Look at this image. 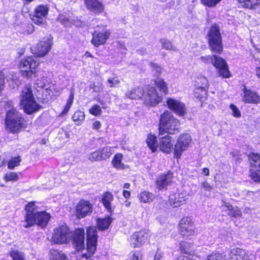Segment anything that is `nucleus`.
<instances>
[{
    "label": "nucleus",
    "mask_w": 260,
    "mask_h": 260,
    "mask_svg": "<svg viewBox=\"0 0 260 260\" xmlns=\"http://www.w3.org/2000/svg\"><path fill=\"white\" fill-rule=\"evenodd\" d=\"M26 216L23 226L28 228L35 223L44 228L50 219V215L45 212H39L35 207L34 202H30L25 206Z\"/></svg>",
    "instance_id": "nucleus-1"
},
{
    "label": "nucleus",
    "mask_w": 260,
    "mask_h": 260,
    "mask_svg": "<svg viewBox=\"0 0 260 260\" xmlns=\"http://www.w3.org/2000/svg\"><path fill=\"white\" fill-rule=\"evenodd\" d=\"M179 126V121L174 118L170 112L165 111L160 118L159 136H162L166 133L173 135L176 131H178Z\"/></svg>",
    "instance_id": "nucleus-2"
},
{
    "label": "nucleus",
    "mask_w": 260,
    "mask_h": 260,
    "mask_svg": "<svg viewBox=\"0 0 260 260\" xmlns=\"http://www.w3.org/2000/svg\"><path fill=\"white\" fill-rule=\"evenodd\" d=\"M20 96V106L26 113L31 114L41 108V106L35 101L31 88L29 85L23 88Z\"/></svg>",
    "instance_id": "nucleus-3"
},
{
    "label": "nucleus",
    "mask_w": 260,
    "mask_h": 260,
    "mask_svg": "<svg viewBox=\"0 0 260 260\" xmlns=\"http://www.w3.org/2000/svg\"><path fill=\"white\" fill-rule=\"evenodd\" d=\"M7 129L12 133L20 132L24 123V119L14 108L7 111L5 119Z\"/></svg>",
    "instance_id": "nucleus-4"
},
{
    "label": "nucleus",
    "mask_w": 260,
    "mask_h": 260,
    "mask_svg": "<svg viewBox=\"0 0 260 260\" xmlns=\"http://www.w3.org/2000/svg\"><path fill=\"white\" fill-rule=\"evenodd\" d=\"M208 42L211 51L220 53L223 50L219 27L216 24L212 26L208 34Z\"/></svg>",
    "instance_id": "nucleus-5"
},
{
    "label": "nucleus",
    "mask_w": 260,
    "mask_h": 260,
    "mask_svg": "<svg viewBox=\"0 0 260 260\" xmlns=\"http://www.w3.org/2000/svg\"><path fill=\"white\" fill-rule=\"evenodd\" d=\"M86 249L88 254H82L83 257L88 258L93 255L96 249L98 235L95 226H88L86 228Z\"/></svg>",
    "instance_id": "nucleus-6"
},
{
    "label": "nucleus",
    "mask_w": 260,
    "mask_h": 260,
    "mask_svg": "<svg viewBox=\"0 0 260 260\" xmlns=\"http://www.w3.org/2000/svg\"><path fill=\"white\" fill-rule=\"evenodd\" d=\"M206 260H224L223 255L218 252L212 253L208 255ZM228 260H249V256L240 248H234L230 251Z\"/></svg>",
    "instance_id": "nucleus-7"
},
{
    "label": "nucleus",
    "mask_w": 260,
    "mask_h": 260,
    "mask_svg": "<svg viewBox=\"0 0 260 260\" xmlns=\"http://www.w3.org/2000/svg\"><path fill=\"white\" fill-rule=\"evenodd\" d=\"M39 65L36 58L31 56L21 59L19 67L22 76L27 78H31L36 73L35 70Z\"/></svg>",
    "instance_id": "nucleus-8"
},
{
    "label": "nucleus",
    "mask_w": 260,
    "mask_h": 260,
    "mask_svg": "<svg viewBox=\"0 0 260 260\" xmlns=\"http://www.w3.org/2000/svg\"><path fill=\"white\" fill-rule=\"evenodd\" d=\"M71 232L67 225H61L55 229L52 237V242L56 244L68 243L71 241Z\"/></svg>",
    "instance_id": "nucleus-9"
},
{
    "label": "nucleus",
    "mask_w": 260,
    "mask_h": 260,
    "mask_svg": "<svg viewBox=\"0 0 260 260\" xmlns=\"http://www.w3.org/2000/svg\"><path fill=\"white\" fill-rule=\"evenodd\" d=\"M191 141V137L189 134H183L179 137L174 146V155L176 158H180L183 151L189 147Z\"/></svg>",
    "instance_id": "nucleus-10"
},
{
    "label": "nucleus",
    "mask_w": 260,
    "mask_h": 260,
    "mask_svg": "<svg viewBox=\"0 0 260 260\" xmlns=\"http://www.w3.org/2000/svg\"><path fill=\"white\" fill-rule=\"evenodd\" d=\"M251 177L254 181L260 182V154L252 153L249 155Z\"/></svg>",
    "instance_id": "nucleus-11"
},
{
    "label": "nucleus",
    "mask_w": 260,
    "mask_h": 260,
    "mask_svg": "<svg viewBox=\"0 0 260 260\" xmlns=\"http://www.w3.org/2000/svg\"><path fill=\"white\" fill-rule=\"evenodd\" d=\"M143 100L145 104L155 106L161 101V97L154 87L148 86L144 90Z\"/></svg>",
    "instance_id": "nucleus-12"
},
{
    "label": "nucleus",
    "mask_w": 260,
    "mask_h": 260,
    "mask_svg": "<svg viewBox=\"0 0 260 260\" xmlns=\"http://www.w3.org/2000/svg\"><path fill=\"white\" fill-rule=\"evenodd\" d=\"M93 205L89 201L81 200L76 207V216L79 219L89 215L92 212Z\"/></svg>",
    "instance_id": "nucleus-13"
},
{
    "label": "nucleus",
    "mask_w": 260,
    "mask_h": 260,
    "mask_svg": "<svg viewBox=\"0 0 260 260\" xmlns=\"http://www.w3.org/2000/svg\"><path fill=\"white\" fill-rule=\"evenodd\" d=\"M71 240L73 245L77 250H80L85 247V231L82 228L76 229L71 232Z\"/></svg>",
    "instance_id": "nucleus-14"
},
{
    "label": "nucleus",
    "mask_w": 260,
    "mask_h": 260,
    "mask_svg": "<svg viewBox=\"0 0 260 260\" xmlns=\"http://www.w3.org/2000/svg\"><path fill=\"white\" fill-rule=\"evenodd\" d=\"M101 28V30L96 29L92 32L91 43L96 47L104 44L110 36V32L105 27L102 26Z\"/></svg>",
    "instance_id": "nucleus-15"
},
{
    "label": "nucleus",
    "mask_w": 260,
    "mask_h": 260,
    "mask_svg": "<svg viewBox=\"0 0 260 260\" xmlns=\"http://www.w3.org/2000/svg\"><path fill=\"white\" fill-rule=\"evenodd\" d=\"M49 8L47 6L39 5L35 9L32 15V21L37 25H40L45 22V18L48 14Z\"/></svg>",
    "instance_id": "nucleus-16"
},
{
    "label": "nucleus",
    "mask_w": 260,
    "mask_h": 260,
    "mask_svg": "<svg viewBox=\"0 0 260 260\" xmlns=\"http://www.w3.org/2000/svg\"><path fill=\"white\" fill-rule=\"evenodd\" d=\"M212 63L216 68L218 69V73L220 76L224 78L230 77V73L228 69L225 60L222 58L213 55V59Z\"/></svg>",
    "instance_id": "nucleus-17"
},
{
    "label": "nucleus",
    "mask_w": 260,
    "mask_h": 260,
    "mask_svg": "<svg viewBox=\"0 0 260 260\" xmlns=\"http://www.w3.org/2000/svg\"><path fill=\"white\" fill-rule=\"evenodd\" d=\"M180 233L183 237H188L194 233L195 227L191 219L189 217L183 218L179 223Z\"/></svg>",
    "instance_id": "nucleus-18"
},
{
    "label": "nucleus",
    "mask_w": 260,
    "mask_h": 260,
    "mask_svg": "<svg viewBox=\"0 0 260 260\" xmlns=\"http://www.w3.org/2000/svg\"><path fill=\"white\" fill-rule=\"evenodd\" d=\"M197 89L194 91L195 96L199 99H202L206 95L209 83L207 79L205 77H201L196 81Z\"/></svg>",
    "instance_id": "nucleus-19"
},
{
    "label": "nucleus",
    "mask_w": 260,
    "mask_h": 260,
    "mask_svg": "<svg viewBox=\"0 0 260 260\" xmlns=\"http://www.w3.org/2000/svg\"><path fill=\"white\" fill-rule=\"evenodd\" d=\"M51 45L52 40L47 38L37 45L33 50L34 53L39 57L44 56L50 51Z\"/></svg>",
    "instance_id": "nucleus-20"
},
{
    "label": "nucleus",
    "mask_w": 260,
    "mask_h": 260,
    "mask_svg": "<svg viewBox=\"0 0 260 260\" xmlns=\"http://www.w3.org/2000/svg\"><path fill=\"white\" fill-rule=\"evenodd\" d=\"M167 104L169 109L180 116H183L185 113L184 104L180 101L172 98H168Z\"/></svg>",
    "instance_id": "nucleus-21"
},
{
    "label": "nucleus",
    "mask_w": 260,
    "mask_h": 260,
    "mask_svg": "<svg viewBox=\"0 0 260 260\" xmlns=\"http://www.w3.org/2000/svg\"><path fill=\"white\" fill-rule=\"evenodd\" d=\"M186 200L187 197L185 193L181 192L171 194L169 201L172 207L177 208L184 204Z\"/></svg>",
    "instance_id": "nucleus-22"
},
{
    "label": "nucleus",
    "mask_w": 260,
    "mask_h": 260,
    "mask_svg": "<svg viewBox=\"0 0 260 260\" xmlns=\"http://www.w3.org/2000/svg\"><path fill=\"white\" fill-rule=\"evenodd\" d=\"M243 101L247 103L257 104L260 103V96L255 91L244 88Z\"/></svg>",
    "instance_id": "nucleus-23"
},
{
    "label": "nucleus",
    "mask_w": 260,
    "mask_h": 260,
    "mask_svg": "<svg viewBox=\"0 0 260 260\" xmlns=\"http://www.w3.org/2000/svg\"><path fill=\"white\" fill-rule=\"evenodd\" d=\"M173 173L169 172L158 176L156 180L157 187L159 189L165 188L172 181Z\"/></svg>",
    "instance_id": "nucleus-24"
},
{
    "label": "nucleus",
    "mask_w": 260,
    "mask_h": 260,
    "mask_svg": "<svg viewBox=\"0 0 260 260\" xmlns=\"http://www.w3.org/2000/svg\"><path fill=\"white\" fill-rule=\"evenodd\" d=\"M172 137L167 135L159 138V148L161 151L167 153H170L173 149Z\"/></svg>",
    "instance_id": "nucleus-25"
},
{
    "label": "nucleus",
    "mask_w": 260,
    "mask_h": 260,
    "mask_svg": "<svg viewBox=\"0 0 260 260\" xmlns=\"http://www.w3.org/2000/svg\"><path fill=\"white\" fill-rule=\"evenodd\" d=\"M113 200L114 196L110 192H105L102 195L101 202L105 209L110 213H112L114 211V209L111 206V203Z\"/></svg>",
    "instance_id": "nucleus-26"
},
{
    "label": "nucleus",
    "mask_w": 260,
    "mask_h": 260,
    "mask_svg": "<svg viewBox=\"0 0 260 260\" xmlns=\"http://www.w3.org/2000/svg\"><path fill=\"white\" fill-rule=\"evenodd\" d=\"M85 5L88 9L94 13H101L104 10V6L98 0H85Z\"/></svg>",
    "instance_id": "nucleus-27"
},
{
    "label": "nucleus",
    "mask_w": 260,
    "mask_h": 260,
    "mask_svg": "<svg viewBox=\"0 0 260 260\" xmlns=\"http://www.w3.org/2000/svg\"><path fill=\"white\" fill-rule=\"evenodd\" d=\"M223 209L229 211L228 215L234 218H238L242 216V212L238 207H234L229 203L223 201V205H222Z\"/></svg>",
    "instance_id": "nucleus-28"
},
{
    "label": "nucleus",
    "mask_w": 260,
    "mask_h": 260,
    "mask_svg": "<svg viewBox=\"0 0 260 260\" xmlns=\"http://www.w3.org/2000/svg\"><path fill=\"white\" fill-rule=\"evenodd\" d=\"M112 221L113 219L109 216L103 218H97L96 226L99 230H106L109 228Z\"/></svg>",
    "instance_id": "nucleus-29"
},
{
    "label": "nucleus",
    "mask_w": 260,
    "mask_h": 260,
    "mask_svg": "<svg viewBox=\"0 0 260 260\" xmlns=\"http://www.w3.org/2000/svg\"><path fill=\"white\" fill-rule=\"evenodd\" d=\"M144 90L142 88L138 87L133 89L132 90H129L125 93V95L131 99H143Z\"/></svg>",
    "instance_id": "nucleus-30"
},
{
    "label": "nucleus",
    "mask_w": 260,
    "mask_h": 260,
    "mask_svg": "<svg viewBox=\"0 0 260 260\" xmlns=\"http://www.w3.org/2000/svg\"><path fill=\"white\" fill-rule=\"evenodd\" d=\"M123 155L121 153L116 154L112 160V165L117 170H123L126 168V166L122 162Z\"/></svg>",
    "instance_id": "nucleus-31"
},
{
    "label": "nucleus",
    "mask_w": 260,
    "mask_h": 260,
    "mask_svg": "<svg viewBox=\"0 0 260 260\" xmlns=\"http://www.w3.org/2000/svg\"><path fill=\"white\" fill-rule=\"evenodd\" d=\"M146 143L149 148L154 152L157 147L158 144L157 142L156 137L152 135H149L146 139Z\"/></svg>",
    "instance_id": "nucleus-32"
},
{
    "label": "nucleus",
    "mask_w": 260,
    "mask_h": 260,
    "mask_svg": "<svg viewBox=\"0 0 260 260\" xmlns=\"http://www.w3.org/2000/svg\"><path fill=\"white\" fill-rule=\"evenodd\" d=\"M139 198L142 202L146 203L152 202L154 198V196L151 192L143 191L140 193Z\"/></svg>",
    "instance_id": "nucleus-33"
},
{
    "label": "nucleus",
    "mask_w": 260,
    "mask_h": 260,
    "mask_svg": "<svg viewBox=\"0 0 260 260\" xmlns=\"http://www.w3.org/2000/svg\"><path fill=\"white\" fill-rule=\"evenodd\" d=\"M239 2L249 9L254 8L255 7L260 4V0H238Z\"/></svg>",
    "instance_id": "nucleus-34"
},
{
    "label": "nucleus",
    "mask_w": 260,
    "mask_h": 260,
    "mask_svg": "<svg viewBox=\"0 0 260 260\" xmlns=\"http://www.w3.org/2000/svg\"><path fill=\"white\" fill-rule=\"evenodd\" d=\"M155 85L159 89L160 91L162 92L165 94H167L168 92L167 85L166 83L162 79H158L155 81Z\"/></svg>",
    "instance_id": "nucleus-35"
},
{
    "label": "nucleus",
    "mask_w": 260,
    "mask_h": 260,
    "mask_svg": "<svg viewBox=\"0 0 260 260\" xmlns=\"http://www.w3.org/2000/svg\"><path fill=\"white\" fill-rule=\"evenodd\" d=\"M10 255L13 260H24V254L18 250H12Z\"/></svg>",
    "instance_id": "nucleus-36"
},
{
    "label": "nucleus",
    "mask_w": 260,
    "mask_h": 260,
    "mask_svg": "<svg viewBox=\"0 0 260 260\" xmlns=\"http://www.w3.org/2000/svg\"><path fill=\"white\" fill-rule=\"evenodd\" d=\"M74 96V93L73 91H71L70 96H69L68 100L67 101V102L66 103V105L65 106V107L61 113V114L62 115H65L68 112L69 109H70V108L73 103Z\"/></svg>",
    "instance_id": "nucleus-37"
},
{
    "label": "nucleus",
    "mask_w": 260,
    "mask_h": 260,
    "mask_svg": "<svg viewBox=\"0 0 260 260\" xmlns=\"http://www.w3.org/2000/svg\"><path fill=\"white\" fill-rule=\"evenodd\" d=\"M100 152L101 158L104 160L109 158L112 154V149L110 147L106 146L99 150Z\"/></svg>",
    "instance_id": "nucleus-38"
},
{
    "label": "nucleus",
    "mask_w": 260,
    "mask_h": 260,
    "mask_svg": "<svg viewBox=\"0 0 260 260\" xmlns=\"http://www.w3.org/2000/svg\"><path fill=\"white\" fill-rule=\"evenodd\" d=\"M142 234L141 233H135L133 234V235L131 237L130 240V244L131 245L134 247H140V244L138 242V238H142Z\"/></svg>",
    "instance_id": "nucleus-39"
},
{
    "label": "nucleus",
    "mask_w": 260,
    "mask_h": 260,
    "mask_svg": "<svg viewBox=\"0 0 260 260\" xmlns=\"http://www.w3.org/2000/svg\"><path fill=\"white\" fill-rule=\"evenodd\" d=\"M160 42L161 43L162 47L164 49L168 50H176V47L172 45L171 42L169 40L162 39L160 40Z\"/></svg>",
    "instance_id": "nucleus-40"
},
{
    "label": "nucleus",
    "mask_w": 260,
    "mask_h": 260,
    "mask_svg": "<svg viewBox=\"0 0 260 260\" xmlns=\"http://www.w3.org/2000/svg\"><path fill=\"white\" fill-rule=\"evenodd\" d=\"M21 158L19 156L12 157L9 161L8 164V168L13 169L15 167L19 165Z\"/></svg>",
    "instance_id": "nucleus-41"
},
{
    "label": "nucleus",
    "mask_w": 260,
    "mask_h": 260,
    "mask_svg": "<svg viewBox=\"0 0 260 260\" xmlns=\"http://www.w3.org/2000/svg\"><path fill=\"white\" fill-rule=\"evenodd\" d=\"M85 115L83 112L77 111L74 114L72 119L74 121L81 122L84 120Z\"/></svg>",
    "instance_id": "nucleus-42"
},
{
    "label": "nucleus",
    "mask_w": 260,
    "mask_h": 260,
    "mask_svg": "<svg viewBox=\"0 0 260 260\" xmlns=\"http://www.w3.org/2000/svg\"><path fill=\"white\" fill-rule=\"evenodd\" d=\"M107 81L109 86L114 88L118 87V85L120 82L119 79L116 76L109 78Z\"/></svg>",
    "instance_id": "nucleus-43"
},
{
    "label": "nucleus",
    "mask_w": 260,
    "mask_h": 260,
    "mask_svg": "<svg viewBox=\"0 0 260 260\" xmlns=\"http://www.w3.org/2000/svg\"><path fill=\"white\" fill-rule=\"evenodd\" d=\"M4 179L6 181H17L18 177L15 172H8L5 174Z\"/></svg>",
    "instance_id": "nucleus-44"
},
{
    "label": "nucleus",
    "mask_w": 260,
    "mask_h": 260,
    "mask_svg": "<svg viewBox=\"0 0 260 260\" xmlns=\"http://www.w3.org/2000/svg\"><path fill=\"white\" fill-rule=\"evenodd\" d=\"M88 159L91 161L102 160V159L101 158L100 151L97 150L90 154L88 156Z\"/></svg>",
    "instance_id": "nucleus-45"
},
{
    "label": "nucleus",
    "mask_w": 260,
    "mask_h": 260,
    "mask_svg": "<svg viewBox=\"0 0 260 260\" xmlns=\"http://www.w3.org/2000/svg\"><path fill=\"white\" fill-rule=\"evenodd\" d=\"M150 64L153 70L154 76L158 78L161 74V68L153 62H150Z\"/></svg>",
    "instance_id": "nucleus-46"
},
{
    "label": "nucleus",
    "mask_w": 260,
    "mask_h": 260,
    "mask_svg": "<svg viewBox=\"0 0 260 260\" xmlns=\"http://www.w3.org/2000/svg\"><path fill=\"white\" fill-rule=\"evenodd\" d=\"M221 0H201L202 3L209 7H213L216 6Z\"/></svg>",
    "instance_id": "nucleus-47"
},
{
    "label": "nucleus",
    "mask_w": 260,
    "mask_h": 260,
    "mask_svg": "<svg viewBox=\"0 0 260 260\" xmlns=\"http://www.w3.org/2000/svg\"><path fill=\"white\" fill-rule=\"evenodd\" d=\"M136 233H141L142 234V238H138V242L140 244V246L143 244L145 243L148 241V235L144 232H136Z\"/></svg>",
    "instance_id": "nucleus-48"
},
{
    "label": "nucleus",
    "mask_w": 260,
    "mask_h": 260,
    "mask_svg": "<svg viewBox=\"0 0 260 260\" xmlns=\"http://www.w3.org/2000/svg\"><path fill=\"white\" fill-rule=\"evenodd\" d=\"M230 108L232 111V115L233 116L236 117H241V112L235 105H234V104H231L230 105Z\"/></svg>",
    "instance_id": "nucleus-49"
},
{
    "label": "nucleus",
    "mask_w": 260,
    "mask_h": 260,
    "mask_svg": "<svg viewBox=\"0 0 260 260\" xmlns=\"http://www.w3.org/2000/svg\"><path fill=\"white\" fill-rule=\"evenodd\" d=\"M90 113L94 115H98L100 114L101 112V107L98 105H94L93 107L89 110Z\"/></svg>",
    "instance_id": "nucleus-50"
},
{
    "label": "nucleus",
    "mask_w": 260,
    "mask_h": 260,
    "mask_svg": "<svg viewBox=\"0 0 260 260\" xmlns=\"http://www.w3.org/2000/svg\"><path fill=\"white\" fill-rule=\"evenodd\" d=\"M53 260H67V257L64 253L61 252H55Z\"/></svg>",
    "instance_id": "nucleus-51"
},
{
    "label": "nucleus",
    "mask_w": 260,
    "mask_h": 260,
    "mask_svg": "<svg viewBox=\"0 0 260 260\" xmlns=\"http://www.w3.org/2000/svg\"><path fill=\"white\" fill-rule=\"evenodd\" d=\"M189 246L185 242H182L180 245V248L182 253H187L189 252Z\"/></svg>",
    "instance_id": "nucleus-52"
},
{
    "label": "nucleus",
    "mask_w": 260,
    "mask_h": 260,
    "mask_svg": "<svg viewBox=\"0 0 260 260\" xmlns=\"http://www.w3.org/2000/svg\"><path fill=\"white\" fill-rule=\"evenodd\" d=\"M5 84V76L2 71H0V93Z\"/></svg>",
    "instance_id": "nucleus-53"
},
{
    "label": "nucleus",
    "mask_w": 260,
    "mask_h": 260,
    "mask_svg": "<svg viewBox=\"0 0 260 260\" xmlns=\"http://www.w3.org/2000/svg\"><path fill=\"white\" fill-rule=\"evenodd\" d=\"M201 188H203L205 191H210L212 189V187L207 182H204L202 183Z\"/></svg>",
    "instance_id": "nucleus-54"
},
{
    "label": "nucleus",
    "mask_w": 260,
    "mask_h": 260,
    "mask_svg": "<svg viewBox=\"0 0 260 260\" xmlns=\"http://www.w3.org/2000/svg\"><path fill=\"white\" fill-rule=\"evenodd\" d=\"M213 59V55L212 56H210V55L201 56L200 57V59L204 62L207 63L211 61L212 62Z\"/></svg>",
    "instance_id": "nucleus-55"
},
{
    "label": "nucleus",
    "mask_w": 260,
    "mask_h": 260,
    "mask_svg": "<svg viewBox=\"0 0 260 260\" xmlns=\"http://www.w3.org/2000/svg\"><path fill=\"white\" fill-rule=\"evenodd\" d=\"M139 256L138 253L135 252L129 256L127 260H140Z\"/></svg>",
    "instance_id": "nucleus-56"
},
{
    "label": "nucleus",
    "mask_w": 260,
    "mask_h": 260,
    "mask_svg": "<svg viewBox=\"0 0 260 260\" xmlns=\"http://www.w3.org/2000/svg\"><path fill=\"white\" fill-rule=\"evenodd\" d=\"M27 27V30L25 31V32L27 34H30L33 32L34 29V26L31 24H27L26 26Z\"/></svg>",
    "instance_id": "nucleus-57"
},
{
    "label": "nucleus",
    "mask_w": 260,
    "mask_h": 260,
    "mask_svg": "<svg viewBox=\"0 0 260 260\" xmlns=\"http://www.w3.org/2000/svg\"><path fill=\"white\" fill-rule=\"evenodd\" d=\"M35 85L37 86V87L42 88L45 86V83L41 80H38L37 81H36Z\"/></svg>",
    "instance_id": "nucleus-58"
},
{
    "label": "nucleus",
    "mask_w": 260,
    "mask_h": 260,
    "mask_svg": "<svg viewBox=\"0 0 260 260\" xmlns=\"http://www.w3.org/2000/svg\"><path fill=\"white\" fill-rule=\"evenodd\" d=\"M101 124L100 121H96L92 124V126L94 129H98L101 127Z\"/></svg>",
    "instance_id": "nucleus-59"
},
{
    "label": "nucleus",
    "mask_w": 260,
    "mask_h": 260,
    "mask_svg": "<svg viewBox=\"0 0 260 260\" xmlns=\"http://www.w3.org/2000/svg\"><path fill=\"white\" fill-rule=\"evenodd\" d=\"M117 44H118L117 47L119 49H123L124 50H126V47H125V45L123 43H122L121 41H119V42H118Z\"/></svg>",
    "instance_id": "nucleus-60"
},
{
    "label": "nucleus",
    "mask_w": 260,
    "mask_h": 260,
    "mask_svg": "<svg viewBox=\"0 0 260 260\" xmlns=\"http://www.w3.org/2000/svg\"><path fill=\"white\" fill-rule=\"evenodd\" d=\"M162 253L160 251H157L155 255L154 260H159L162 257Z\"/></svg>",
    "instance_id": "nucleus-61"
},
{
    "label": "nucleus",
    "mask_w": 260,
    "mask_h": 260,
    "mask_svg": "<svg viewBox=\"0 0 260 260\" xmlns=\"http://www.w3.org/2000/svg\"><path fill=\"white\" fill-rule=\"evenodd\" d=\"M58 19L63 24H66V22L68 21V19L66 17H63V16H59Z\"/></svg>",
    "instance_id": "nucleus-62"
},
{
    "label": "nucleus",
    "mask_w": 260,
    "mask_h": 260,
    "mask_svg": "<svg viewBox=\"0 0 260 260\" xmlns=\"http://www.w3.org/2000/svg\"><path fill=\"white\" fill-rule=\"evenodd\" d=\"M123 196L125 198H128L131 196V192L128 190H124L123 191Z\"/></svg>",
    "instance_id": "nucleus-63"
},
{
    "label": "nucleus",
    "mask_w": 260,
    "mask_h": 260,
    "mask_svg": "<svg viewBox=\"0 0 260 260\" xmlns=\"http://www.w3.org/2000/svg\"><path fill=\"white\" fill-rule=\"evenodd\" d=\"M256 74L257 77L260 79V67L256 69Z\"/></svg>",
    "instance_id": "nucleus-64"
}]
</instances>
